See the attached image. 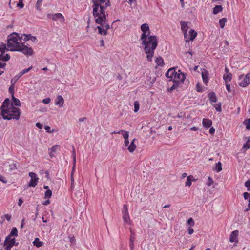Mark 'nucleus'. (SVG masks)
Returning <instances> with one entry per match:
<instances>
[{
    "label": "nucleus",
    "instance_id": "nucleus-1",
    "mask_svg": "<svg viewBox=\"0 0 250 250\" xmlns=\"http://www.w3.org/2000/svg\"><path fill=\"white\" fill-rule=\"evenodd\" d=\"M21 39L17 33H14L10 34L7 40V47L6 44L0 43V61H7L10 59V56L8 54H5V51H20L27 56H31L33 53V50L31 47L21 43Z\"/></svg>",
    "mask_w": 250,
    "mask_h": 250
},
{
    "label": "nucleus",
    "instance_id": "nucleus-2",
    "mask_svg": "<svg viewBox=\"0 0 250 250\" xmlns=\"http://www.w3.org/2000/svg\"><path fill=\"white\" fill-rule=\"evenodd\" d=\"M93 16L96 23L100 25L97 26L98 33L105 36L107 34V30L110 28L107 20L108 13L105 10L110 6V2L93 1Z\"/></svg>",
    "mask_w": 250,
    "mask_h": 250
},
{
    "label": "nucleus",
    "instance_id": "nucleus-3",
    "mask_svg": "<svg viewBox=\"0 0 250 250\" xmlns=\"http://www.w3.org/2000/svg\"><path fill=\"white\" fill-rule=\"evenodd\" d=\"M141 30L142 32L140 37L142 44L144 46L145 52L146 54L147 61L151 62L154 51L158 45V38L156 36L150 35L149 27L146 23H144L141 25Z\"/></svg>",
    "mask_w": 250,
    "mask_h": 250
},
{
    "label": "nucleus",
    "instance_id": "nucleus-4",
    "mask_svg": "<svg viewBox=\"0 0 250 250\" xmlns=\"http://www.w3.org/2000/svg\"><path fill=\"white\" fill-rule=\"evenodd\" d=\"M1 115L4 119L19 120L21 115L20 109L10 104L9 98H6L2 103L0 107Z\"/></svg>",
    "mask_w": 250,
    "mask_h": 250
},
{
    "label": "nucleus",
    "instance_id": "nucleus-5",
    "mask_svg": "<svg viewBox=\"0 0 250 250\" xmlns=\"http://www.w3.org/2000/svg\"><path fill=\"white\" fill-rule=\"evenodd\" d=\"M122 136L124 139V145L127 147V150L130 153H133L136 149V145L135 144L136 139H133L129 145V132L127 131H124Z\"/></svg>",
    "mask_w": 250,
    "mask_h": 250
},
{
    "label": "nucleus",
    "instance_id": "nucleus-6",
    "mask_svg": "<svg viewBox=\"0 0 250 250\" xmlns=\"http://www.w3.org/2000/svg\"><path fill=\"white\" fill-rule=\"evenodd\" d=\"M4 165H6V167L8 169V172L12 173L17 169V162L11 159H8L7 161L3 162Z\"/></svg>",
    "mask_w": 250,
    "mask_h": 250
},
{
    "label": "nucleus",
    "instance_id": "nucleus-7",
    "mask_svg": "<svg viewBox=\"0 0 250 250\" xmlns=\"http://www.w3.org/2000/svg\"><path fill=\"white\" fill-rule=\"evenodd\" d=\"M186 78V74L182 73L181 70H178L176 72V75L174 76V78L172 80L174 83H183Z\"/></svg>",
    "mask_w": 250,
    "mask_h": 250
},
{
    "label": "nucleus",
    "instance_id": "nucleus-8",
    "mask_svg": "<svg viewBox=\"0 0 250 250\" xmlns=\"http://www.w3.org/2000/svg\"><path fill=\"white\" fill-rule=\"evenodd\" d=\"M29 176L30 177L31 179L28 183V187H35L37 185L39 178L37 177L36 173L34 172H29Z\"/></svg>",
    "mask_w": 250,
    "mask_h": 250
},
{
    "label": "nucleus",
    "instance_id": "nucleus-9",
    "mask_svg": "<svg viewBox=\"0 0 250 250\" xmlns=\"http://www.w3.org/2000/svg\"><path fill=\"white\" fill-rule=\"evenodd\" d=\"M123 213V219L125 223L127 225H130L131 221L130 217L129 215L127 206L126 205H124L123 207V209L122 211Z\"/></svg>",
    "mask_w": 250,
    "mask_h": 250
},
{
    "label": "nucleus",
    "instance_id": "nucleus-10",
    "mask_svg": "<svg viewBox=\"0 0 250 250\" xmlns=\"http://www.w3.org/2000/svg\"><path fill=\"white\" fill-rule=\"evenodd\" d=\"M15 239L10 238V236H7L5 240L4 247L5 249L11 250V248L15 245Z\"/></svg>",
    "mask_w": 250,
    "mask_h": 250
},
{
    "label": "nucleus",
    "instance_id": "nucleus-11",
    "mask_svg": "<svg viewBox=\"0 0 250 250\" xmlns=\"http://www.w3.org/2000/svg\"><path fill=\"white\" fill-rule=\"evenodd\" d=\"M51 15L53 20L55 21H59L61 23L63 24L65 22V18L61 13H58L54 14H48V16Z\"/></svg>",
    "mask_w": 250,
    "mask_h": 250
},
{
    "label": "nucleus",
    "instance_id": "nucleus-12",
    "mask_svg": "<svg viewBox=\"0 0 250 250\" xmlns=\"http://www.w3.org/2000/svg\"><path fill=\"white\" fill-rule=\"evenodd\" d=\"M250 83V72L247 73L244 79L239 83V85L242 87H246Z\"/></svg>",
    "mask_w": 250,
    "mask_h": 250
},
{
    "label": "nucleus",
    "instance_id": "nucleus-13",
    "mask_svg": "<svg viewBox=\"0 0 250 250\" xmlns=\"http://www.w3.org/2000/svg\"><path fill=\"white\" fill-rule=\"evenodd\" d=\"M181 28L183 32L184 33V38L186 39V42L188 41L187 38V31L188 29V24L186 22L184 21H181L180 22Z\"/></svg>",
    "mask_w": 250,
    "mask_h": 250
},
{
    "label": "nucleus",
    "instance_id": "nucleus-14",
    "mask_svg": "<svg viewBox=\"0 0 250 250\" xmlns=\"http://www.w3.org/2000/svg\"><path fill=\"white\" fill-rule=\"evenodd\" d=\"M176 72L175 68H171L168 70V71L166 73V76L167 78H169V81H172L174 76L176 75Z\"/></svg>",
    "mask_w": 250,
    "mask_h": 250
},
{
    "label": "nucleus",
    "instance_id": "nucleus-15",
    "mask_svg": "<svg viewBox=\"0 0 250 250\" xmlns=\"http://www.w3.org/2000/svg\"><path fill=\"white\" fill-rule=\"evenodd\" d=\"M64 99L61 95H58L55 99V105L62 107L64 104Z\"/></svg>",
    "mask_w": 250,
    "mask_h": 250
},
{
    "label": "nucleus",
    "instance_id": "nucleus-16",
    "mask_svg": "<svg viewBox=\"0 0 250 250\" xmlns=\"http://www.w3.org/2000/svg\"><path fill=\"white\" fill-rule=\"evenodd\" d=\"M238 235L239 231L238 230L233 231L230 235L229 241L231 243H237L238 242Z\"/></svg>",
    "mask_w": 250,
    "mask_h": 250
},
{
    "label": "nucleus",
    "instance_id": "nucleus-17",
    "mask_svg": "<svg viewBox=\"0 0 250 250\" xmlns=\"http://www.w3.org/2000/svg\"><path fill=\"white\" fill-rule=\"evenodd\" d=\"M202 125L203 127L208 129L211 127L212 125V122L209 119L204 118L202 120Z\"/></svg>",
    "mask_w": 250,
    "mask_h": 250
},
{
    "label": "nucleus",
    "instance_id": "nucleus-18",
    "mask_svg": "<svg viewBox=\"0 0 250 250\" xmlns=\"http://www.w3.org/2000/svg\"><path fill=\"white\" fill-rule=\"evenodd\" d=\"M23 40L24 41L31 40L34 42H37L38 41L37 38L35 36H32L31 34H23L22 36V38H23Z\"/></svg>",
    "mask_w": 250,
    "mask_h": 250
},
{
    "label": "nucleus",
    "instance_id": "nucleus-19",
    "mask_svg": "<svg viewBox=\"0 0 250 250\" xmlns=\"http://www.w3.org/2000/svg\"><path fill=\"white\" fill-rule=\"evenodd\" d=\"M208 75L209 74L207 70H204L202 72V78L203 83L207 85L208 82Z\"/></svg>",
    "mask_w": 250,
    "mask_h": 250
},
{
    "label": "nucleus",
    "instance_id": "nucleus-20",
    "mask_svg": "<svg viewBox=\"0 0 250 250\" xmlns=\"http://www.w3.org/2000/svg\"><path fill=\"white\" fill-rule=\"evenodd\" d=\"M60 146L58 145H54L51 148L48 149V152L51 157L53 156V153L56 152L57 150L59 149Z\"/></svg>",
    "mask_w": 250,
    "mask_h": 250
},
{
    "label": "nucleus",
    "instance_id": "nucleus-21",
    "mask_svg": "<svg viewBox=\"0 0 250 250\" xmlns=\"http://www.w3.org/2000/svg\"><path fill=\"white\" fill-rule=\"evenodd\" d=\"M10 104H12V106H20L21 105V102L20 100L15 98L14 95L12 96V101L10 103Z\"/></svg>",
    "mask_w": 250,
    "mask_h": 250
},
{
    "label": "nucleus",
    "instance_id": "nucleus-22",
    "mask_svg": "<svg viewBox=\"0 0 250 250\" xmlns=\"http://www.w3.org/2000/svg\"><path fill=\"white\" fill-rule=\"evenodd\" d=\"M208 97L209 98V100L211 102H212L213 103H215L216 102L217 98H216V95L214 92H209L208 94Z\"/></svg>",
    "mask_w": 250,
    "mask_h": 250
},
{
    "label": "nucleus",
    "instance_id": "nucleus-23",
    "mask_svg": "<svg viewBox=\"0 0 250 250\" xmlns=\"http://www.w3.org/2000/svg\"><path fill=\"white\" fill-rule=\"evenodd\" d=\"M244 198L245 200L249 199V204L248 205V208L246 209V211H248L250 210V194L248 192H244L243 194Z\"/></svg>",
    "mask_w": 250,
    "mask_h": 250
},
{
    "label": "nucleus",
    "instance_id": "nucleus-24",
    "mask_svg": "<svg viewBox=\"0 0 250 250\" xmlns=\"http://www.w3.org/2000/svg\"><path fill=\"white\" fill-rule=\"evenodd\" d=\"M155 62L157 66H163L164 64V60L161 56L157 57L155 59Z\"/></svg>",
    "mask_w": 250,
    "mask_h": 250
},
{
    "label": "nucleus",
    "instance_id": "nucleus-25",
    "mask_svg": "<svg viewBox=\"0 0 250 250\" xmlns=\"http://www.w3.org/2000/svg\"><path fill=\"white\" fill-rule=\"evenodd\" d=\"M197 36V33L193 29H190L189 31V40L193 41Z\"/></svg>",
    "mask_w": 250,
    "mask_h": 250
},
{
    "label": "nucleus",
    "instance_id": "nucleus-26",
    "mask_svg": "<svg viewBox=\"0 0 250 250\" xmlns=\"http://www.w3.org/2000/svg\"><path fill=\"white\" fill-rule=\"evenodd\" d=\"M33 244L34 246L39 248L43 245V242L41 241L39 238H36L34 241L33 242Z\"/></svg>",
    "mask_w": 250,
    "mask_h": 250
},
{
    "label": "nucleus",
    "instance_id": "nucleus-27",
    "mask_svg": "<svg viewBox=\"0 0 250 250\" xmlns=\"http://www.w3.org/2000/svg\"><path fill=\"white\" fill-rule=\"evenodd\" d=\"M223 10V7L221 5H216L213 9V13L217 14Z\"/></svg>",
    "mask_w": 250,
    "mask_h": 250
},
{
    "label": "nucleus",
    "instance_id": "nucleus-28",
    "mask_svg": "<svg viewBox=\"0 0 250 250\" xmlns=\"http://www.w3.org/2000/svg\"><path fill=\"white\" fill-rule=\"evenodd\" d=\"M223 79L225 80V83L230 82L232 79V74H225L223 76Z\"/></svg>",
    "mask_w": 250,
    "mask_h": 250
},
{
    "label": "nucleus",
    "instance_id": "nucleus-29",
    "mask_svg": "<svg viewBox=\"0 0 250 250\" xmlns=\"http://www.w3.org/2000/svg\"><path fill=\"white\" fill-rule=\"evenodd\" d=\"M227 19L226 18H223L220 19L219 23L221 28H224Z\"/></svg>",
    "mask_w": 250,
    "mask_h": 250
},
{
    "label": "nucleus",
    "instance_id": "nucleus-30",
    "mask_svg": "<svg viewBox=\"0 0 250 250\" xmlns=\"http://www.w3.org/2000/svg\"><path fill=\"white\" fill-rule=\"evenodd\" d=\"M134 240H135V238L132 234L129 239V246H130L131 250H133V249H134V243L133 242L134 241Z\"/></svg>",
    "mask_w": 250,
    "mask_h": 250
},
{
    "label": "nucleus",
    "instance_id": "nucleus-31",
    "mask_svg": "<svg viewBox=\"0 0 250 250\" xmlns=\"http://www.w3.org/2000/svg\"><path fill=\"white\" fill-rule=\"evenodd\" d=\"M22 76V75L20 73H19L18 74H17L14 77V78L12 79L11 80V83H12L13 84H15L16 83V82H17V81Z\"/></svg>",
    "mask_w": 250,
    "mask_h": 250
},
{
    "label": "nucleus",
    "instance_id": "nucleus-32",
    "mask_svg": "<svg viewBox=\"0 0 250 250\" xmlns=\"http://www.w3.org/2000/svg\"><path fill=\"white\" fill-rule=\"evenodd\" d=\"M134 112H137L140 108V104L139 102L138 101H135L134 103Z\"/></svg>",
    "mask_w": 250,
    "mask_h": 250
},
{
    "label": "nucleus",
    "instance_id": "nucleus-33",
    "mask_svg": "<svg viewBox=\"0 0 250 250\" xmlns=\"http://www.w3.org/2000/svg\"><path fill=\"white\" fill-rule=\"evenodd\" d=\"M18 235V231L17 228L14 227L13 228L12 230L10 232V236H17Z\"/></svg>",
    "mask_w": 250,
    "mask_h": 250
},
{
    "label": "nucleus",
    "instance_id": "nucleus-34",
    "mask_svg": "<svg viewBox=\"0 0 250 250\" xmlns=\"http://www.w3.org/2000/svg\"><path fill=\"white\" fill-rule=\"evenodd\" d=\"M215 170L216 172H220L222 170L221 163L219 162L216 164Z\"/></svg>",
    "mask_w": 250,
    "mask_h": 250
},
{
    "label": "nucleus",
    "instance_id": "nucleus-35",
    "mask_svg": "<svg viewBox=\"0 0 250 250\" xmlns=\"http://www.w3.org/2000/svg\"><path fill=\"white\" fill-rule=\"evenodd\" d=\"M192 177H193V176H191V175L188 176L187 177V182L185 183V185L186 186H188L189 187H190L191 186V178H192Z\"/></svg>",
    "mask_w": 250,
    "mask_h": 250
},
{
    "label": "nucleus",
    "instance_id": "nucleus-36",
    "mask_svg": "<svg viewBox=\"0 0 250 250\" xmlns=\"http://www.w3.org/2000/svg\"><path fill=\"white\" fill-rule=\"evenodd\" d=\"M244 123L246 125V128L247 129L249 130L250 129V119L246 120Z\"/></svg>",
    "mask_w": 250,
    "mask_h": 250
},
{
    "label": "nucleus",
    "instance_id": "nucleus-37",
    "mask_svg": "<svg viewBox=\"0 0 250 250\" xmlns=\"http://www.w3.org/2000/svg\"><path fill=\"white\" fill-rule=\"evenodd\" d=\"M52 195V191L50 189H48L45 193V198L49 199Z\"/></svg>",
    "mask_w": 250,
    "mask_h": 250
},
{
    "label": "nucleus",
    "instance_id": "nucleus-38",
    "mask_svg": "<svg viewBox=\"0 0 250 250\" xmlns=\"http://www.w3.org/2000/svg\"><path fill=\"white\" fill-rule=\"evenodd\" d=\"M178 86H179V83H174L173 85L169 89H168V90L169 91H172L173 90H175L176 88H177L178 87Z\"/></svg>",
    "mask_w": 250,
    "mask_h": 250
},
{
    "label": "nucleus",
    "instance_id": "nucleus-39",
    "mask_svg": "<svg viewBox=\"0 0 250 250\" xmlns=\"http://www.w3.org/2000/svg\"><path fill=\"white\" fill-rule=\"evenodd\" d=\"M14 85H15V84L11 83V85L9 87V92L10 93H11L12 94V96L14 95Z\"/></svg>",
    "mask_w": 250,
    "mask_h": 250
},
{
    "label": "nucleus",
    "instance_id": "nucleus-40",
    "mask_svg": "<svg viewBox=\"0 0 250 250\" xmlns=\"http://www.w3.org/2000/svg\"><path fill=\"white\" fill-rule=\"evenodd\" d=\"M32 69V67L31 66L28 68L23 69L22 71H21L20 73L22 76L23 75L25 74V73H27L28 72H29Z\"/></svg>",
    "mask_w": 250,
    "mask_h": 250
},
{
    "label": "nucleus",
    "instance_id": "nucleus-41",
    "mask_svg": "<svg viewBox=\"0 0 250 250\" xmlns=\"http://www.w3.org/2000/svg\"><path fill=\"white\" fill-rule=\"evenodd\" d=\"M42 2V0H37V2L36 4V8L38 10H41L40 7H41Z\"/></svg>",
    "mask_w": 250,
    "mask_h": 250
},
{
    "label": "nucleus",
    "instance_id": "nucleus-42",
    "mask_svg": "<svg viewBox=\"0 0 250 250\" xmlns=\"http://www.w3.org/2000/svg\"><path fill=\"white\" fill-rule=\"evenodd\" d=\"M213 183V181L211 177L208 176V182L207 183V185L208 186H210Z\"/></svg>",
    "mask_w": 250,
    "mask_h": 250
},
{
    "label": "nucleus",
    "instance_id": "nucleus-43",
    "mask_svg": "<svg viewBox=\"0 0 250 250\" xmlns=\"http://www.w3.org/2000/svg\"><path fill=\"white\" fill-rule=\"evenodd\" d=\"M245 185L247 188L248 191H250V180L247 181L245 183Z\"/></svg>",
    "mask_w": 250,
    "mask_h": 250
},
{
    "label": "nucleus",
    "instance_id": "nucleus-44",
    "mask_svg": "<svg viewBox=\"0 0 250 250\" xmlns=\"http://www.w3.org/2000/svg\"><path fill=\"white\" fill-rule=\"evenodd\" d=\"M17 6L19 7L20 8H22L24 7L23 0H19V3L17 4Z\"/></svg>",
    "mask_w": 250,
    "mask_h": 250
},
{
    "label": "nucleus",
    "instance_id": "nucleus-45",
    "mask_svg": "<svg viewBox=\"0 0 250 250\" xmlns=\"http://www.w3.org/2000/svg\"><path fill=\"white\" fill-rule=\"evenodd\" d=\"M243 148L248 149L250 148V144L247 141V142L243 145Z\"/></svg>",
    "mask_w": 250,
    "mask_h": 250
},
{
    "label": "nucleus",
    "instance_id": "nucleus-46",
    "mask_svg": "<svg viewBox=\"0 0 250 250\" xmlns=\"http://www.w3.org/2000/svg\"><path fill=\"white\" fill-rule=\"evenodd\" d=\"M196 89L197 91H198V92H201V91H202V87H201V86H200V84L199 83H198L196 84Z\"/></svg>",
    "mask_w": 250,
    "mask_h": 250
},
{
    "label": "nucleus",
    "instance_id": "nucleus-47",
    "mask_svg": "<svg viewBox=\"0 0 250 250\" xmlns=\"http://www.w3.org/2000/svg\"><path fill=\"white\" fill-rule=\"evenodd\" d=\"M50 101H51V100L49 98H47L44 99L42 100V102L45 104H49L50 102Z\"/></svg>",
    "mask_w": 250,
    "mask_h": 250
},
{
    "label": "nucleus",
    "instance_id": "nucleus-48",
    "mask_svg": "<svg viewBox=\"0 0 250 250\" xmlns=\"http://www.w3.org/2000/svg\"><path fill=\"white\" fill-rule=\"evenodd\" d=\"M215 108H216V110L217 111H221V104H217L216 105Z\"/></svg>",
    "mask_w": 250,
    "mask_h": 250
},
{
    "label": "nucleus",
    "instance_id": "nucleus-49",
    "mask_svg": "<svg viewBox=\"0 0 250 250\" xmlns=\"http://www.w3.org/2000/svg\"><path fill=\"white\" fill-rule=\"evenodd\" d=\"M225 85H226V89H227V91L229 92H230L231 91L230 84L229 83H225Z\"/></svg>",
    "mask_w": 250,
    "mask_h": 250
},
{
    "label": "nucleus",
    "instance_id": "nucleus-50",
    "mask_svg": "<svg viewBox=\"0 0 250 250\" xmlns=\"http://www.w3.org/2000/svg\"><path fill=\"white\" fill-rule=\"evenodd\" d=\"M188 225L193 226L194 225V221L193 219L192 218H190L189 219L188 221Z\"/></svg>",
    "mask_w": 250,
    "mask_h": 250
},
{
    "label": "nucleus",
    "instance_id": "nucleus-51",
    "mask_svg": "<svg viewBox=\"0 0 250 250\" xmlns=\"http://www.w3.org/2000/svg\"><path fill=\"white\" fill-rule=\"evenodd\" d=\"M44 129L48 133L52 132V131L51 130V128L49 126L45 125L44 126Z\"/></svg>",
    "mask_w": 250,
    "mask_h": 250
},
{
    "label": "nucleus",
    "instance_id": "nucleus-52",
    "mask_svg": "<svg viewBox=\"0 0 250 250\" xmlns=\"http://www.w3.org/2000/svg\"><path fill=\"white\" fill-rule=\"evenodd\" d=\"M0 181L5 184L7 182V180L5 179V178L3 176L0 175Z\"/></svg>",
    "mask_w": 250,
    "mask_h": 250
},
{
    "label": "nucleus",
    "instance_id": "nucleus-53",
    "mask_svg": "<svg viewBox=\"0 0 250 250\" xmlns=\"http://www.w3.org/2000/svg\"><path fill=\"white\" fill-rule=\"evenodd\" d=\"M215 129L213 127H210L209 132L211 134H213L215 133Z\"/></svg>",
    "mask_w": 250,
    "mask_h": 250
},
{
    "label": "nucleus",
    "instance_id": "nucleus-54",
    "mask_svg": "<svg viewBox=\"0 0 250 250\" xmlns=\"http://www.w3.org/2000/svg\"><path fill=\"white\" fill-rule=\"evenodd\" d=\"M125 130H121L119 131H114L113 132H112V134H121V133H124V131H125Z\"/></svg>",
    "mask_w": 250,
    "mask_h": 250
},
{
    "label": "nucleus",
    "instance_id": "nucleus-55",
    "mask_svg": "<svg viewBox=\"0 0 250 250\" xmlns=\"http://www.w3.org/2000/svg\"><path fill=\"white\" fill-rule=\"evenodd\" d=\"M73 172H72L71 176V187H72L73 186L74 183V179L73 178Z\"/></svg>",
    "mask_w": 250,
    "mask_h": 250
},
{
    "label": "nucleus",
    "instance_id": "nucleus-56",
    "mask_svg": "<svg viewBox=\"0 0 250 250\" xmlns=\"http://www.w3.org/2000/svg\"><path fill=\"white\" fill-rule=\"evenodd\" d=\"M194 232V230L193 229H192L191 227L188 228V233L189 234L191 235Z\"/></svg>",
    "mask_w": 250,
    "mask_h": 250
},
{
    "label": "nucleus",
    "instance_id": "nucleus-57",
    "mask_svg": "<svg viewBox=\"0 0 250 250\" xmlns=\"http://www.w3.org/2000/svg\"><path fill=\"white\" fill-rule=\"evenodd\" d=\"M36 126L40 129H41L42 127V125L40 123H37L36 124Z\"/></svg>",
    "mask_w": 250,
    "mask_h": 250
},
{
    "label": "nucleus",
    "instance_id": "nucleus-58",
    "mask_svg": "<svg viewBox=\"0 0 250 250\" xmlns=\"http://www.w3.org/2000/svg\"><path fill=\"white\" fill-rule=\"evenodd\" d=\"M4 217L6 218V219L8 221H10L11 218V216L9 214H5L4 215Z\"/></svg>",
    "mask_w": 250,
    "mask_h": 250
},
{
    "label": "nucleus",
    "instance_id": "nucleus-59",
    "mask_svg": "<svg viewBox=\"0 0 250 250\" xmlns=\"http://www.w3.org/2000/svg\"><path fill=\"white\" fill-rule=\"evenodd\" d=\"M23 203V200L21 198H20L18 200V204L19 206H21Z\"/></svg>",
    "mask_w": 250,
    "mask_h": 250
},
{
    "label": "nucleus",
    "instance_id": "nucleus-60",
    "mask_svg": "<svg viewBox=\"0 0 250 250\" xmlns=\"http://www.w3.org/2000/svg\"><path fill=\"white\" fill-rule=\"evenodd\" d=\"M5 66V63L0 62V68H4Z\"/></svg>",
    "mask_w": 250,
    "mask_h": 250
},
{
    "label": "nucleus",
    "instance_id": "nucleus-61",
    "mask_svg": "<svg viewBox=\"0 0 250 250\" xmlns=\"http://www.w3.org/2000/svg\"><path fill=\"white\" fill-rule=\"evenodd\" d=\"M190 130L192 131H197L198 130V128L195 126H193L190 128Z\"/></svg>",
    "mask_w": 250,
    "mask_h": 250
},
{
    "label": "nucleus",
    "instance_id": "nucleus-62",
    "mask_svg": "<svg viewBox=\"0 0 250 250\" xmlns=\"http://www.w3.org/2000/svg\"><path fill=\"white\" fill-rule=\"evenodd\" d=\"M225 74H230V73L229 72V69L226 67L225 69Z\"/></svg>",
    "mask_w": 250,
    "mask_h": 250
},
{
    "label": "nucleus",
    "instance_id": "nucleus-63",
    "mask_svg": "<svg viewBox=\"0 0 250 250\" xmlns=\"http://www.w3.org/2000/svg\"><path fill=\"white\" fill-rule=\"evenodd\" d=\"M86 119V118L85 117H83V118H80L79 119V122H83Z\"/></svg>",
    "mask_w": 250,
    "mask_h": 250
},
{
    "label": "nucleus",
    "instance_id": "nucleus-64",
    "mask_svg": "<svg viewBox=\"0 0 250 250\" xmlns=\"http://www.w3.org/2000/svg\"><path fill=\"white\" fill-rule=\"evenodd\" d=\"M136 2V0H128V3L131 5L133 2Z\"/></svg>",
    "mask_w": 250,
    "mask_h": 250
}]
</instances>
